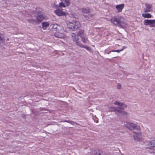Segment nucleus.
<instances>
[{"label":"nucleus","mask_w":155,"mask_h":155,"mask_svg":"<svg viewBox=\"0 0 155 155\" xmlns=\"http://www.w3.org/2000/svg\"><path fill=\"white\" fill-rule=\"evenodd\" d=\"M110 21L111 23L116 26L122 28L124 27L125 26V24L124 22L121 20L120 17L115 16L112 18Z\"/></svg>","instance_id":"obj_1"},{"label":"nucleus","mask_w":155,"mask_h":155,"mask_svg":"<svg viewBox=\"0 0 155 155\" xmlns=\"http://www.w3.org/2000/svg\"><path fill=\"white\" fill-rule=\"evenodd\" d=\"M114 104L115 105L122 107V108H116L115 109V111L117 114L118 115L119 114L120 115H122L127 114V112H126L123 110H122L121 109V108L124 109V108L126 107H127V105L123 103H119L118 102H116L114 103Z\"/></svg>","instance_id":"obj_2"},{"label":"nucleus","mask_w":155,"mask_h":155,"mask_svg":"<svg viewBox=\"0 0 155 155\" xmlns=\"http://www.w3.org/2000/svg\"><path fill=\"white\" fill-rule=\"evenodd\" d=\"M125 125L126 127L131 130H133L134 132L136 131H139L140 130V126L134 123L127 122L125 124Z\"/></svg>","instance_id":"obj_3"},{"label":"nucleus","mask_w":155,"mask_h":155,"mask_svg":"<svg viewBox=\"0 0 155 155\" xmlns=\"http://www.w3.org/2000/svg\"><path fill=\"white\" fill-rule=\"evenodd\" d=\"M81 26V25L80 23L78 21H73L72 22H70L68 23V28L73 30L78 28Z\"/></svg>","instance_id":"obj_4"},{"label":"nucleus","mask_w":155,"mask_h":155,"mask_svg":"<svg viewBox=\"0 0 155 155\" xmlns=\"http://www.w3.org/2000/svg\"><path fill=\"white\" fill-rule=\"evenodd\" d=\"M65 32L63 28L60 29V30L58 31L54 34V35L55 37L59 38H65L66 37L64 33Z\"/></svg>","instance_id":"obj_5"},{"label":"nucleus","mask_w":155,"mask_h":155,"mask_svg":"<svg viewBox=\"0 0 155 155\" xmlns=\"http://www.w3.org/2000/svg\"><path fill=\"white\" fill-rule=\"evenodd\" d=\"M143 24L146 25H149L151 27H154L155 26V19H145L144 21Z\"/></svg>","instance_id":"obj_6"},{"label":"nucleus","mask_w":155,"mask_h":155,"mask_svg":"<svg viewBox=\"0 0 155 155\" xmlns=\"http://www.w3.org/2000/svg\"><path fill=\"white\" fill-rule=\"evenodd\" d=\"M71 36L73 40L74 41H75L76 44L79 46L81 44V43L79 41V38L78 36L76 35L75 33H73L72 34Z\"/></svg>","instance_id":"obj_7"},{"label":"nucleus","mask_w":155,"mask_h":155,"mask_svg":"<svg viewBox=\"0 0 155 155\" xmlns=\"http://www.w3.org/2000/svg\"><path fill=\"white\" fill-rule=\"evenodd\" d=\"M134 132L135 133V134L134 135V139L138 141H140L141 139V134L140 131H134Z\"/></svg>","instance_id":"obj_8"},{"label":"nucleus","mask_w":155,"mask_h":155,"mask_svg":"<svg viewBox=\"0 0 155 155\" xmlns=\"http://www.w3.org/2000/svg\"><path fill=\"white\" fill-rule=\"evenodd\" d=\"M62 9L59 8L54 11L56 15L58 16H65L66 15L65 12L62 11Z\"/></svg>","instance_id":"obj_9"},{"label":"nucleus","mask_w":155,"mask_h":155,"mask_svg":"<svg viewBox=\"0 0 155 155\" xmlns=\"http://www.w3.org/2000/svg\"><path fill=\"white\" fill-rule=\"evenodd\" d=\"M63 1L64 2H61L59 3V5L60 7H65L70 5V0H63Z\"/></svg>","instance_id":"obj_10"},{"label":"nucleus","mask_w":155,"mask_h":155,"mask_svg":"<svg viewBox=\"0 0 155 155\" xmlns=\"http://www.w3.org/2000/svg\"><path fill=\"white\" fill-rule=\"evenodd\" d=\"M145 5L146 6V8L143 10L144 12H149L151 11L152 9V5L148 3H146Z\"/></svg>","instance_id":"obj_11"},{"label":"nucleus","mask_w":155,"mask_h":155,"mask_svg":"<svg viewBox=\"0 0 155 155\" xmlns=\"http://www.w3.org/2000/svg\"><path fill=\"white\" fill-rule=\"evenodd\" d=\"M124 7V4H120L116 6V8L117 9V12H121Z\"/></svg>","instance_id":"obj_12"},{"label":"nucleus","mask_w":155,"mask_h":155,"mask_svg":"<svg viewBox=\"0 0 155 155\" xmlns=\"http://www.w3.org/2000/svg\"><path fill=\"white\" fill-rule=\"evenodd\" d=\"M92 154L94 155H106L101 150H94V152H92Z\"/></svg>","instance_id":"obj_13"},{"label":"nucleus","mask_w":155,"mask_h":155,"mask_svg":"<svg viewBox=\"0 0 155 155\" xmlns=\"http://www.w3.org/2000/svg\"><path fill=\"white\" fill-rule=\"evenodd\" d=\"M49 25V23L48 22H43L42 23V28L43 30H46L47 27H48Z\"/></svg>","instance_id":"obj_14"},{"label":"nucleus","mask_w":155,"mask_h":155,"mask_svg":"<svg viewBox=\"0 0 155 155\" xmlns=\"http://www.w3.org/2000/svg\"><path fill=\"white\" fill-rule=\"evenodd\" d=\"M147 145L150 147H155V139L149 141Z\"/></svg>","instance_id":"obj_15"},{"label":"nucleus","mask_w":155,"mask_h":155,"mask_svg":"<svg viewBox=\"0 0 155 155\" xmlns=\"http://www.w3.org/2000/svg\"><path fill=\"white\" fill-rule=\"evenodd\" d=\"M53 29H55L57 31L60 30V29H62V27H60L59 25L57 24H53L52 26Z\"/></svg>","instance_id":"obj_16"},{"label":"nucleus","mask_w":155,"mask_h":155,"mask_svg":"<svg viewBox=\"0 0 155 155\" xmlns=\"http://www.w3.org/2000/svg\"><path fill=\"white\" fill-rule=\"evenodd\" d=\"M44 18L43 15H38L36 18L37 20L39 22H41Z\"/></svg>","instance_id":"obj_17"},{"label":"nucleus","mask_w":155,"mask_h":155,"mask_svg":"<svg viewBox=\"0 0 155 155\" xmlns=\"http://www.w3.org/2000/svg\"><path fill=\"white\" fill-rule=\"evenodd\" d=\"M84 30H81L78 31L77 33V35L80 36L81 38L85 35L84 34Z\"/></svg>","instance_id":"obj_18"},{"label":"nucleus","mask_w":155,"mask_h":155,"mask_svg":"<svg viewBox=\"0 0 155 155\" xmlns=\"http://www.w3.org/2000/svg\"><path fill=\"white\" fill-rule=\"evenodd\" d=\"M142 16L147 18H150L151 17V15L150 13H143L142 14Z\"/></svg>","instance_id":"obj_19"},{"label":"nucleus","mask_w":155,"mask_h":155,"mask_svg":"<svg viewBox=\"0 0 155 155\" xmlns=\"http://www.w3.org/2000/svg\"><path fill=\"white\" fill-rule=\"evenodd\" d=\"M82 41L84 43H86L89 41L87 38L85 37V35L81 38Z\"/></svg>","instance_id":"obj_20"},{"label":"nucleus","mask_w":155,"mask_h":155,"mask_svg":"<svg viewBox=\"0 0 155 155\" xmlns=\"http://www.w3.org/2000/svg\"><path fill=\"white\" fill-rule=\"evenodd\" d=\"M82 11L84 15L85 14H88L90 12V10L89 9L83 8Z\"/></svg>","instance_id":"obj_21"},{"label":"nucleus","mask_w":155,"mask_h":155,"mask_svg":"<svg viewBox=\"0 0 155 155\" xmlns=\"http://www.w3.org/2000/svg\"><path fill=\"white\" fill-rule=\"evenodd\" d=\"M36 12H35L37 14H39L41 13V8H36Z\"/></svg>","instance_id":"obj_22"},{"label":"nucleus","mask_w":155,"mask_h":155,"mask_svg":"<svg viewBox=\"0 0 155 155\" xmlns=\"http://www.w3.org/2000/svg\"><path fill=\"white\" fill-rule=\"evenodd\" d=\"M81 48H86L87 50H89L90 49V48L87 46H85L84 45H83L81 44L79 46Z\"/></svg>","instance_id":"obj_23"},{"label":"nucleus","mask_w":155,"mask_h":155,"mask_svg":"<svg viewBox=\"0 0 155 155\" xmlns=\"http://www.w3.org/2000/svg\"><path fill=\"white\" fill-rule=\"evenodd\" d=\"M122 51V49H120V50H113L112 51L114 52H117L119 53L120 52Z\"/></svg>","instance_id":"obj_24"},{"label":"nucleus","mask_w":155,"mask_h":155,"mask_svg":"<svg viewBox=\"0 0 155 155\" xmlns=\"http://www.w3.org/2000/svg\"><path fill=\"white\" fill-rule=\"evenodd\" d=\"M28 21H29V22L30 23H34L35 21V20H33V19L28 20Z\"/></svg>","instance_id":"obj_25"},{"label":"nucleus","mask_w":155,"mask_h":155,"mask_svg":"<svg viewBox=\"0 0 155 155\" xmlns=\"http://www.w3.org/2000/svg\"><path fill=\"white\" fill-rule=\"evenodd\" d=\"M121 87V85L120 84H118V85L117 86V88L118 89H120Z\"/></svg>","instance_id":"obj_26"},{"label":"nucleus","mask_w":155,"mask_h":155,"mask_svg":"<svg viewBox=\"0 0 155 155\" xmlns=\"http://www.w3.org/2000/svg\"><path fill=\"white\" fill-rule=\"evenodd\" d=\"M127 48V47L125 46H124L121 49L122 50V51H123V50L124 49H126Z\"/></svg>","instance_id":"obj_27"},{"label":"nucleus","mask_w":155,"mask_h":155,"mask_svg":"<svg viewBox=\"0 0 155 155\" xmlns=\"http://www.w3.org/2000/svg\"><path fill=\"white\" fill-rule=\"evenodd\" d=\"M2 40V38L1 36H0V41H1Z\"/></svg>","instance_id":"obj_28"},{"label":"nucleus","mask_w":155,"mask_h":155,"mask_svg":"<svg viewBox=\"0 0 155 155\" xmlns=\"http://www.w3.org/2000/svg\"><path fill=\"white\" fill-rule=\"evenodd\" d=\"M98 119H97V120L95 121V122L96 123H98Z\"/></svg>","instance_id":"obj_29"},{"label":"nucleus","mask_w":155,"mask_h":155,"mask_svg":"<svg viewBox=\"0 0 155 155\" xmlns=\"http://www.w3.org/2000/svg\"><path fill=\"white\" fill-rule=\"evenodd\" d=\"M7 40H8H8H9V39L8 38V39H7Z\"/></svg>","instance_id":"obj_30"}]
</instances>
